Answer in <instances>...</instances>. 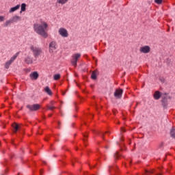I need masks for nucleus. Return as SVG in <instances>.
<instances>
[{
	"instance_id": "30",
	"label": "nucleus",
	"mask_w": 175,
	"mask_h": 175,
	"mask_svg": "<svg viewBox=\"0 0 175 175\" xmlns=\"http://www.w3.org/2000/svg\"><path fill=\"white\" fill-rule=\"evenodd\" d=\"M122 132H125V129L124 127L121 128V133H122Z\"/></svg>"
},
{
	"instance_id": "14",
	"label": "nucleus",
	"mask_w": 175,
	"mask_h": 175,
	"mask_svg": "<svg viewBox=\"0 0 175 175\" xmlns=\"http://www.w3.org/2000/svg\"><path fill=\"white\" fill-rule=\"evenodd\" d=\"M12 23H17V21H20V20H21V17L16 15L14 16H13L12 18H10Z\"/></svg>"
},
{
	"instance_id": "12",
	"label": "nucleus",
	"mask_w": 175,
	"mask_h": 175,
	"mask_svg": "<svg viewBox=\"0 0 175 175\" xmlns=\"http://www.w3.org/2000/svg\"><path fill=\"white\" fill-rule=\"evenodd\" d=\"M117 170H118V168L116 165L109 167V173L111 175H113V173H117Z\"/></svg>"
},
{
	"instance_id": "18",
	"label": "nucleus",
	"mask_w": 175,
	"mask_h": 175,
	"mask_svg": "<svg viewBox=\"0 0 175 175\" xmlns=\"http://www.w3.org/2000/svg\"><path fill=\"white\" fill-rule=\"evenodd\" d=\"M12 127L14 129V133H16L17 131H18V129L20 128V126H18V124L14 123V124H12Z\"/></svg>"
},
{
	"instance_id": "9",
	"label": "nucleus",
	"mask_w": 175,
	"mask_h": 175,
	"mask_svg": "<svg viewBox=\"0 0 175 175\" xmlns=\"http://www.w3.org/2000/svg\"><path fill=\"white\" fill-rule=\"evenodd\" d=\"M122 92H124V90H122V89L116 90L114 92L115 98H118V99H120V98L122 96Z\"/></svg>"
},
{
	"instance_id": "10",
	"label": "nucleus",
	"mask_w": 175,
	"mask_h": 175,
	"mask_svg": "<svg viewBox=\"0 0 175 175\" xmlns=\"http://www.w3.org/2000/svg\"><path fill=\"white\" fill-rule=\"evenodd\" d=\"M29 77L31 80H38V78L39 77V74L36 71L33 72L29 75Z\"/></svg>"
},
{
	"instance_id": "21",
	"label": "nucleus",
	"mask_w": 175,
	"mask_h": 175,
	"mask_svg": "<svg viewBox=\"0 0 175 175\" xmlns=\"http://www.w3.org/2000/svg\"><path fill=\"white\" fill-rule=\"evenodd\" d=\"M13 23L12 22V19L8 20L5 21V27H8V25H10V24Z\"/></svg>"
},
{
	"instance_id": "1",
	"label": "nucleus",
	"mask_w": 175,
	"mask_h": 175,
	"mask_svg": "<svg viewBox=\"0 0 175 175\" xmlns=\"http://www.w3.org/2000/svg\"><path fill=\"white\" fill-rule=\"evenodd\" d=\"M48 27L49 25L45 21H42L40 23H35L33 25L34 31L43 38H47L48 36L47 32H46Z\"/></svg>"
},
{
	"instance_id": "17",
	"label": "nucleus",
	"mask_w": 175,
	"mask_h": 175,
	"mask_svg": "<svg viewBox=\"0 0 175 175\" xmlns=\"http://www.w3.org/2000/svg\"><path fill=\"white\" fill-rule=\"evenodd\" d=\"M27 10V4L22 3L21 5V13H23V12H25Z\"/></svg>"
},
{
	"instance_id": "34",
	"label": "nucleus",
	"mask_w": 175,
	"mask_h": 175,
	"mask_svg": "<svg viewBox=\"0 0 175 175\" xmlns=\"http://www.w3.org/2000/svg\"><path fill=\"white\" fill-rule=\"evenodd\" d=\"M157 175H162V174H157Z\"/></svg>"
},
{
	"instance_id": "33",
	"label": "nucleus",
	"mask_w": 175,
	"mask_h": 175,
	"mask_svg": "<svg viewBox=\"0 0 175 175\" xmlns=\"http://www.w3.org/2000/svg\"><path fill=\"white\" fill-rule=\"evenodd\" d=\"M103 135H105L104 133H100V135H101V136H103Z\"/></svg>"
},
{
	"instance_id": "6",
	"label": "nucleus",
	"mask_w": 175,
	"mask_h": 175,
	"mask_svg": "<svg viewBox=\"0 0 175 175\" xmlns=\"http://www.w3.org/2000/svg\"><path fill=\"white\" fill-rule=\"evenodd\" d=\"M139 51L144 54H148L151 51V48L148 45H145L139 48Z\"/></svg>"
},
{
	"instance_id": "11",
	"label": "nucleus",
	"mask_w": 175,
	"mask_h": 175,
	"mask_svg": "<svg viewBox=\"0 0 175 175\" xmlns=\"http://www.w3.org/2000/svg\"><path fill=\"white\" fill-rule=\"evenodd\" d=\"M161 96H162V93H161V92L159 91L154 92L153 94L154 99H155L156 100H158L159 99H160Z\"/></svg>"
},
{
	"instance_id": "23",
	"label": "nucleus",
	"mask_w": 175,
	"mask_h": 175,
	"mask_svg": "<svg viewBox=\"0 0 175 175\" xmlns=\"http://www.w3.org/2000/svg\"><path fill=\"white\" fill-rule=\"evenodd\" d=\"M152 173H154V170H152L150 171L146 170L144 175H150V174H152Z\"/></svg>"
},
{
	"instance_id": "26",
	"label": "nucleus",
	"mask_w": 175,
	"mask_h": 175,
	"mask_svg": "<svg viewBox=\"0 0 175 175\" xmlns=\"http://www.w3.org/2000/svg\"><path fill=\"white\" fill-rule=\"evenodd\" d=\"M120 155H121V154L118 152H116L115 155H114V157L116 159L119 158Z\"/></svg>"
},
{
	"instance_id": "20",
	"label": "nucleus",
	"mask_w": 175,
	"mask_h": 175,
	"mask_svg": "<svg viewBox=\"0 0 175 175\" xmlns=\"http://www.w3.org/2000/svg\"><path fill=\"white\" fill-rule=\"evenodd\" d=\"M54 80H59L61 79V75L59 74H56L53 76Z\"/></svg>"
},
{
	"instance_id": "5",
	"label": "nucleus",
	"mask_w": 175,
	"mask_h": 175,
	"mask_svg": "<svg viewBox=\"0 0 175 175\" xmlns=\"http://www.w3.org/2000/svg\"><path fill=\"white\" fill-rule=\"evenodd\" d=\"M58 33L62 36V38H68L69 36V33L66 29L62 27L59 29Z\"/></svg>"
},
{
	"instance_id": "38",
	"label": "nucleus",
	"mask_w": 175,
	"mask_h": 175,
	"mask_svg": "<svg viewBox=\"0 0 175 175\" xmlns=\"http://www.w3.org/2000/svg\"><path fill=\"white\" fill-rule=\"evenodd\" d=\"M161 81H163V80H161Z\"/></svg>"
},
{
	"instance_id": "13",
	"label": "nucleus",
	"mask_w": 175,
	"mask_h": 175,
	"mask_svg": "<svg viewBox=\"0 0 175 175\" xmlns=\"http://www.w3.org/2000/svg\"><path fill=\"white\" fill-rule=\"evenodd\" d=\"M25 64L29 65L33 62V60L32 59V57L31 56H27L25 58Z\"/></svg>"
},
{
	"instance_id": "15",
	"label": "nucleus",
	"mask_w": 175,
	"mask_h": 175,
	"mask_svg": "<svg viewBox=\"0 0 175 175\" xmlns=\"http://www.w3.org/2000/svg\"><path fill=\"white\" fill-rule=\"evenodd\" d=\"M20 4L16 5L15 7L11 8L10 10V13H13V12H16V10H18L20 9Z\"/></svg>"
},
{
	"instance_id": "27",
	"label": "nucleus",
	"mask_w": 175,
	"mask_h": 175,
	"mask_svg": "<svg viewBox=\"0 0 175 175\" xmlns=\"http://www.w3.org/2000/svg\"><path fill=\"white\" fill-rule=\"evenodd\" d=\"M49 110H54L55 107L54 106H48Z\"/></svg>"
},
{
	"instance_id": "7",
	"label": "nucleus",
	"mask_w": 175,
	"mask_h": 175,
	"mask_svg": "<svg viewBox=\"0 0 175 175\" xmlns=\"http://www.w3.org/2000/svg\"><path fill=\"white\" fill-rule=\"evenodd\" d=\"M27 109H29L31 111H36L40 109V105L34 104L33 105H27Z\"/></svg>"
},
{
	"instance_id": "24",
	"label": "nucleus",
	"mask_w": 175,
	"mask_h": 175,
	"mask_svg": "<svg viewBox=\"0 0 175 175\" xmlns=\"http://www.w3.org/2000/svg\"><path fill=\"white\" fill-rule=\"evenodd\" d=\"M92 79L93 80H96V72H95V71H94L92 73Z\"/></svg>"
},
{
	"instance_id": "32",
	"label": "nucleus",
	"mask_w": 175,
	"mask_h": 175,
	"mask_svg": "<svg viewBox=\"0 0 175 175\" xmlns=\"http://www.w3.org/2000/svg\"><path fill=\"white\" fill-rule=\"evenodd\" d=\"M51 105H54V101H51Z\"/></svg>"
},
{
	"instance_id": "28",
	"label": "nucleus",
	"mask_w": 175,
	"mask_h": 175,
	"mask_svg": "<svg viewBox=\"0 0 175 175\" xmlns=\"http://www.w3.org/2000/svg\"><path fill=\"white\" fill-rule=\"evenodd\" d=\"M5 20V17H3V16H0V23L3 21Z\"/></svg>"
},
{
	"instance_id": "35",
	"label": "nucleus",
	"mask_w": 175,
	"mask_h": 175,
	"mask_svg": "<svg viewBox=\"0 0 175 175\" xmlns=\"http://www.w3.org/2000/svg\"><path fill=\"white\" fill-rule=\"evenodd\" d=\"M118 144L119 146H120V145H121V144H120V143H118Z\"/></svg>"
},
{
	"instance_id": "36",
	"label": "nucleus",
	"mask_w": 175,
	"mask_h": 175,
	"mask_svg": "<svg viewBox=\"0 0 175 175\" xmlns=\"http://www.w3.org/2000/svg\"><path fill=\"white\" fill-rule=\"evenodd\" d=\"M62 95H65V93H63Z\"/></svg>"
},
{
	"instance_id": "29",
	"label": "nucleus",
	"mask_w": 175,
	"mask_h": 175,
	"mask_svg": "<svg viewBox=\"0 0 175 175\" xmlns=\"http://www.w3.org/2000/svg\"><path fill=\"white\" fill-rule=\"evenodd\" d=\"M83 137H85V139L83 140H84V142H85V139H87V137H88V134H83Z\"/></svg>"
},
{
	"instance_id": "25",
	"label": "nucleus",
	"mask_w": 175,
	"mask_h": 175,
	"mask_svg": "<svg viewBox=\"0 0 175 175\" xmlns=\"http://www.w3.org/2000/svg\"><path fill=\"white\" fill-rule=\"evenodd\" d=\"M163 0H154L155 3H157V5H161L162 3Z\"/></svg>"
},
{
	"instance_id": "19",
	"label": "nucleus",
	"mask_w": 175,
	"mask_h": 175,
	"mask_svg": "<svg viewBox=\"0 0 175 175\" xmlns=\"http://www.w3.org/2000/svg\"><path fill=\"white\" fill-rule=\"evenodd\" d=\"M69 0H57V3L60 5H65V3H68Z\"/></svg>"
},
{
	"instance_id": "2",
	"label": "nucleus",
	"mask_w": 175,
	"mask_h": 175,
	"mask_svg": "<svg viewBox=\"0 0 175 175\" xmlns=\"http://www.w3.org/2000/svg\"><path fill=\"white\" fill-rule=\"evenodd\" d=\"M30 50L31 51H32L33 57L35 58H38V57H39V55H40L42 53H43V51H42V49L34 46H31Z\"/></svg>"
},
{
	"instance_id": "8",
	"label": "nucleus",
	"mask_w": 175,
	"mask_h": 175,
	"mask_svg": "<svg viewBox=\"0 0 175 175\" xmlns=\"http://www.w3.org/2000/svg\"><path fill=\"white\" fill-rule=\"evenodd\" d=\"M57 50V42L53 41L49 44V53H54Z\"/></svg>"
},
{
	"instance_id": "31",
	"label": "nucleus",
	"mask_w": 175,
	"mask_h": 175,
	"mask_svg": "<svg viewBox=\"0 0 175 175\" xmlns=\"http://www.w3.org/2000/svg\"><path fill=\"white\" fill-rule=\"evenodd\" d=\"M120 142H124V138L123 137H120Z\"/></svg>"
},
{
	"instance_id": "3",
	"label": "nucleus",
	"mask_w": 175,
	"mask_h": 175,
	"mask_svg": "<svg viewBox=\"0 0 175 175\" xmlns=\"http://www.w3.org/2000/svg\"><path fill=\"white\" fill-rule=\"evenodd\" d=\"M18 55H20V52H17L16 53H15L11 58L10 60L7 61L5 64V69H9L10 66L12 65V64H13V62H14V61H16V59L18 57Z\"/></svg>"
},
{
	"instance_id": "16",
	"label": "nucleus",
	"mask_w": 175,
	"mask_h": 175,
	"mask_svg": "<svg viewBox=\"0 0 175 175\" xmlns=\"http://www.w3.org/2000/svg\"><path fill=\"white\" fill-rule=\"evenodd\" d=\"M44 90L48 95H53V92H51V90H50V88H49V86L45 87Z\"/></svg>"
},
{
	"instance_id": "22",
	"label": "nucleus",
	"mask_w": 175,
	"mask_h": 175,
	"mask_svg": "<svg viewBox=\"0 0 175 175\" xmlns=\"http://www.w3.org/2000/svg\"><path fill=\"white\" fill-rule=\"evenodd\" d=\"M170 135L172 137H174L175 139V129H172L170 132Z\"/></svg>"
},
{
	"instance_id": "37",
	"label": "nucleus",
	"mask_w": 175,
	"mask_h": 175,
	"mask_svg": "<svg viewBox=\"0 0 175 175\" xmlns=\"http://www.w3.org/2000/svg\"><path fill=\"white\" fill-rule=\"evenodd\" d=\"M129 144H131V142L129 143Z\"/></svg>"
},
{
	"instance_id": "4",
	"label": "nucleus",
	"mask_w": 175,
	"mask_h": 175,
	"mask_svg": "<svg viewBox=\"0 0 175 175\" xmlns=\"http://www.w3.org/2000/svg\"><path fill=\"white\" fill-rule=\"evenodd\" d=\"M81 57V53H75L72 55L71 64L72 66H77V61H79V59H80Z\"/></svg>"
}]
</instances>
